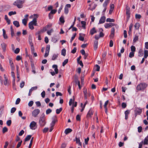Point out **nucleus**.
<instances>
[{"label": "nucleus", "instance_id": "bb28decb", "mask_svg": "<svg viewBox=\"0 0 148 148\" xmlns=\"http://www.w3.org/2000/svg\"><path fill=\"white\" fill-rule=\"evenodd\" d=\"M148 56V51L147 50H145L144 51V58H146Z\"/></svg>", "mask_w": 148, "mask_h": 148}, {"label": "nucleus", "instance_id": "09e8293b", "mask_svg": "<svg viewBox=\"0 0 148 148\" xmlns=\"http://www.w3.org/2000/svg\"><path fill=\"white\" fill-rule=\"evenodd\" d=\"M52 112V110L50 109H47L46 111V114H48L51 113Z\"/></svg>", "mask_w": 148, "mask_h": 148}, {"label": "nucleus", "instance_id": "4468645a", "mask_svg": "<svg viewBox=\"0 0 148 148\" xmlns=\"http://www.w3.org/2000/svg\"><path fill=\"white\" fill-rule=\"evenodd\" d=\"M114 30L115 29L114 27H112L111 29V33L110 36L111 38H112L113 37L114 35Z\"/></svg>", "mask_w": 148, "mask_h": 148}, {"label": "nucleus", "instance_id": "603ef678", "mask_svg": "<svg viewBox=\"0 0 148 148\" xmlns=\"http://www.w3.org/2000/svg\"><path fill=\"white\" fill-rule=\"evenodd\" d=\"M47 30V28L46 27H44L40 31H38V32H40V33H41L42 32H45Z\"/></svg>", "mask_w": 148, "mask_h": 148}, {"label": "nucleus", "instance_id": "9b49d317", "mask_svg": "<svg viewBox=\"0 0 148 148\" xmlns=\"http://www.w3.org/2000/svg\"><path fill=\"white\" fill-rule=\"evenodd\" d=\"M11 75L13 79V86H14L15 82V74L14 72H13V71H12L11 72Z\"/></svg>", "mask_w": 148, "mask_h": 148}, {"label": "nucleus", "instance_id": "a211bd4d", "mask_svg": "<svg viewBox=\"0 0 148 148\" xmlns=\"http://www.w3.org/2000/svg\"><path fill=\"white\" fill-rule=\"evenodd\" d=\"M1 47L4 51H5L6 50V45L4 43H3L1 45Z\"/></svg>", "mask_w": 148, "mask_h": 148}, {"label": "nucleus", "instance_id": "c03bdc74", "mask_svg": "<svg viewBox=\"0 0 148 148\" xmlns=\"http://www.w3.org/2000/svg\"><path fill=\"white\" fill-rule=\"evenodd\" d=\"M133 26V24L132 23H131L130 24L129 27V33H130L131 32L132 30V28Z\"/></svg>", "mask_w": 148, "mask_h": 148}, {"label": "nucleus", "instance_id": "774afa93", "mask_svg": "<svg viewBox=\"0 0 148 148\" xmlns=\"http://www.w3.org/2000/svg\"><path fill=\"white\" fill-rule=\"evenodd\" d=\"M143 144V141H142L139 143L138 148H141L142 147Z\"/></svg>", "mask_w": 148, "mask_h": 148}, {"label": "nucleus", "instance_id": "473e14b6", "mask_svg": "<svg viewBox=\"0 0 148 148\" xmlns=\"http://www.w3.org/2000/svg\"><path fill=\"white\" fill-rule=\"evenodd\" d=\"M114 19L110 18H107L106 20V21L107 22H114Z\"/></svg>", "mask_w": 148, "mask_h": 148}, {"label": "nucleus", "instance_id": "ea45409f", "mask_svg": "<svg viewBox=\"0 0 148 148\" xmlns=\"http://www.w3.org/2000/svg\"><path fill=\"white\" fill-rule=\"evenodd\" d=\"M68 62V59H65L62 63V66H64Z\"/></svg>", "mask_w": 148, "mask_h": 148}, {"label": "nucleus", "instance_id": "dca6fc26", "mask_svg": "<svg viewBox=\"0 0 148 148\" xmlns=\"http://www.w3.org/2000/svg\"><path fill=\"white\" fill-rule=\"evenodd\" d=\"M75 83L76 84L77 83V82H78V85L79 86V89H81V87L80 85V83L79 81L78 80L77 78V77L75 78Z\"/></svg>", "mask_w": 148, "mask_h": 148}, {"label": "nucleus", "instance_id": "f8f14e48", "mask_svg": "<svg viewBox=\"0 0 148 148\" xmlns=\"http://www.w3.org/2000/svg\"><path fill=\"white\" fill-rule=\"evenodd\" d=\"M58 53H54L53 54L52 56L51 59L53 60H55L58 57Z\"/></svg>", "mask_w": 148, "mask_h": 148}, {"label": "nucleus", "instance_id": "6e6552de", "mask_svg": "<svg viewBox=\"0 0 148 148\" xmlns=\"http://www.w3.org/2000/svg\"><path fill=\"white\" fill-rule=\"evenodd\" d=\"M114 25L113 23H106L105 24L104 26L106 28H108Z\"/></svg>", "mask_w": 148, "mask_h": 148}, {"label": "nucleus", "instance_id": "a878e982", "mask_svg": "<svg viewBox=\"0 0 148 148\" xmlns=\"http://www.w3.org/2000/svg\"><path fill=\"white\" fill-rule=\"evenodd\" d=\"M57 121V120L54 119L53 120L51 123L50 124V126L53 127L54 126L56 122Z\"/></svg>", "mask_w": 148, "mask_h": 148}, {"label": "nucleus", "instance_id": "69168bd1", "mask_svg": "<svg viewBox=\"0 0 148 148\" xmlns=\"http://www.w3.org/2000/svg\"><path fill=\"white\" fill-rule=\"evenodd\" d=\"M69 12V9L68 8L65 7L64 8V13L65 14H67Z\"/></svg>", "mask_w": 148, "mask_h": 148}, {"label": "nucleus", "instance_id": "f03ea898", "mask_svg": "<svg viewBox=\"0 0 148 148\" xmlns=\"http://www.w3.org/2000/svg\"><path fill=\"white\" fill-rule=\"evenodd\" d=\"M39 123L40 126L43 127L45 125V115L44 113L42 114L40 116Z\"/></svg>", "mask_w": 148, "mask_h": 148}, {"label": "nucleus", "instance_id": "4c0bfd02", "mask_svg": "<svg viewBox=\"0 0 148 148\" xmlns=\"http://www.w3.org/2000/svg\"><path fill=\"white\" fill-rule=\"evenodd\" d=\"M59 20H60V21L63 23L64 22V17L62 16H61L60 18V19H59Z\"/></svg>", "mask_w": 148, "mask_h": 148}, {"label": "nucleus", "instance_id": "8fccbe9b", "mask_svg": "<svg viewBox=\"0 0 148 148\" xmlns=\"http://www.w3.org/2000/svg\"><path fill=\"white\" fill-rule=\"evenodd\" d=\"M8 130V128L6 127H4L3 128L2 132L3 133H5V132H7Z\"/></svg>", "mask_w": 148, "mask_h": 148}, {"label": "nucleus", "instance_id": "338daca9", "mask_svg": "<svg viewBox=\"0 0 148 148\" xmlns=\"http://www.w3.org/2000/svg\"><path fill=\"white\" fill-rule=\"evenodd\" d=\"M25 82H22L20 84V87L21 88H22L25 85Z\"/></svg>", "mask_w": 148, "mask_h": 148}, {"label": "nucleus", "instance_id": "7c9ffc66", "mask_svg": "<svg viewBox=\"0 0 148 148\" xmlns=\"http://www.w3.org/2000/svg\"><path fill=\"white\" fill-rule=\"evenodd\" d=\"M13 24L16 27H18V22L17 21H14L13 22Z\"/></svg>", "mask_w": 148, "mask_h": 148}, {"label": "nucleus", "instance_id": "6ab92c4d", "mask_svg": "<svg viewBox=\"0 0 148 148\" xmlns=\"http://www.w3.org/2000/svg\"><path fill=\"white\" fill-rule=\"evenodd\" d=\"M2 30L3 32V36L4 38L5 39H7L8 38V36L5 34V30L4 29H3Z\"/></svg>", "mask_w": 148, "mask_h": 148}, {"label": "nucleus", "instance_id": "f257e3e1", "mask_svg": "<svg viewBox=\"0 0 148 148\" xmlns=\"http://www.w3.org/2000/svg\"><path fill=\"white\" fill-rule=\"evenodd\" d=\"M36 17L34 18L33 20L30 22L29 23V28L31 29H34V27L33 25L37 26V18L38 17V15H34Z\"/></svg>", "mask_w": 148, "mask_h": 148}, {"label": "nucleus", "instance_id": "7ed1b4c3", "mask_svg": "<svg viewBox=\"0 0 148 148\" xmlns=\"http://www.w3.org/2000/svg\"><path fill=\"white\" fill-rule=\"evenodd\" d=\"M147 86V84L145 83H141L138 85L136 87L137 90H143Z\"/></svg>", "mask_w": 148, "mask_h": 148}, {"label": "nucleus", "instance_id": "aec40b11", "mask_svg": "<svg viewBox=\"0 0 148 148\" xmlns=\"http://www.w3.org/2000/svg\"><path fill=\"white\" fill-rule=\"evenodd\" d=\"M75 140L76 141V143L77 144H78L80 146H82V143L80 142V140L79 139V138H77L76 137L75 138Z\"/></svg>", "mask_w": 148, "mask_h": 148}, {"label": "nucleus", "instance_id": "bf43d9fd", "mask_svg": "<svg viewBox=\"0 0 148 148\" xmlns=\"http://www.w3.org/2000/svg\"><path fill=\"white\" fill-rule=\"evenodd\" d=\"M33 137H32L30 140V143L29 146L28 147L29 148H31V146L32 144V142H33Z\"/></svg>", "mask_w": 148, "mask_h": 148}, {"label": "nucleus", "instance_id": "0eeeda50", "mask_svg": "<svg viewBox=\"0 0 148 148\" xmlns=\"http://www.w3.org/2000/svg\"><path fill=\"white\" fill-rule=\"evenodd\" d=\"M25 0H19V8H22Z\"/></svg>", "mask_w": 148, "mask_h": 148}, {"label": "nucleus", "instance_id": "49530a36", "mask_svg": "<svg viewBox=\"0 0 148 148\" xmlns=\"http://www.w3.org/2000/svg\"><path fill=\"white\" fill-rule=\"evenodd\" d=\"M13 5H16L18 8V0H16L13 3Z\"/></svg>", "mask_w": 148, "mask_h": 148}, {"label": "nucleus", "instance_id": "5701e85b", "mask_svg": "<svg viewBox=\"0 0 148 148\" xmlns=\"http://www.w3.org/2000/svg\"><path fill=\"white\" fill-rule=\"evenodd\" d=\"M140 26V24L138 23H136L134 25V27L136 29H138Z\"/></svg>", "mask_w": 148, "mask_h": 148}, {"label": "nucleus", "instance_id": "39448f33", "mask_svg": "<svg viewBox=\"0 0 148 148\" xmlns=\"http://www.w3.org/2000/svg\"><path fill=\"white\" fill-rule=\"evenodd\" d=\"M40 110L38 109H36L34 110L32 112V116L34 117L37 116L38 114L40 112Z\"/></svg>", "mask_w": 148, "mask_h": 148}, {"label": "nucleus", "instance_id": "2eb2a0df", "mask_svg": "<svg viewBox=\"0 0 148 148\" xmlns=\"http://www.w3.org/2000/svg\"><path fill=\"white\" fill-rule=\"evenodd\" d=\"M72 131V130L70 128H67L64 131V133L66 134H67L71 132Z\"/></svg>", "mask_w": 148, "mask_h": 148}, {"label": "nucleus", "instance_id": "b1692460", "mask_svg": "<svg viewBox=\"0 0 148 148\" xmlns=\"http://www.w3.org/2000/svg\"><path fill=\"white\" fill-rule=\"evenodd\" d=\"M93 114L92 112L91 109H90L87 115V116L90 117Z\"/></svg>", "mask_w": 148, "mask_h": 148}, {"label": "nucleus", "instance_id": "2f4dec72", "mask_svg": "<svg viewBox=\"0 0 148 148\" xmlns=\"http://www.w3.org/2000/svg\"><path fill=\"white\" fill-rule=\"evenodd\" d=\"M32 137V135H28L27 136L25 139V141H27L29 140Z\"/></svg>", "mask_w": 148, "mask_h": 148}, {"label": "nucleus", "instance_id": "c9c22d12", "mask_svg": "<svg viewBox=\"0 0 148 148\" xmlns=\"http://www.w3.org/2000/svg\"><path fill=\"white\" fill-rule=\"evenodd\" d=\"M10 29L11 32V35L12 37L14 35V31L13 29L12 26L10 27Z\"/></svg>", "mask_w": 148, "mask_h": 148}, {"label": "nucleus", "instance_id": "20e7f679", "mask_svg": "<svg viewBox=\"0 0 148 148\" xmlns=\"http://www.w3.org/2000/svg\"><path fill=\"white\" fill-rule=\"evenodd\" d=\"M36 122L33 121L30 124V127L32 130H34L36 127Z\"/></svg>", "mask_w": 148, "mask_h": 148}, {"label": "nucleus", "instance_id": "423d86ee", "mask_svg": "<svg viewBox=\"0 0 148 148\" xmlns=\"http://www.w3.org/2000/svg\"><path fill=\"white\" fill-rule=\"evenodd\" d=\"M142 112V110L141 109L139 108H137L135 110V116H136L137 115H140Z\"/></svg>", "mask_w": 148, "mask_h": 148}, {"label": "nucleus", "instance_id": "e433bc0d", "mask_svg": "<svg viewBox=\"0 0 148 148\" xmlns=\"http://www.w3.org/2000/svg\"><path fill=\"white\" fill-rule=\"evenodd\" d=\"M126 14L127 16L128 19H129L130 16V10L126 11Z\"/></svg>", "mask_w": 148, "mask_h": 148}, {"label": "nucleus", "instance_id": "37998d69", "mask_svg": "<svg viewBox=\"0 0 148 148\" xmlns=\"http://www.w3.org/2000/svg\"><path fill=\"white\" fill-rule=\"evenodd\" d=\"M81 23L82 25V27L84 28H85V25L86 24V23L84 21H82L81 22Z\"/></svg>", "mask_w": 148, "mask_h": 148}, {"label": "nucleus", "instance_id": "9d476101", "mask_svg": "<svg viewBox=\"0 0 148 148\" xmlns=\"http://www.w3.org/2000/svg\"><path fill=\"white\" fill-rule=\"evenodd\" d=\"M98 42L97 40L94 41V49L95 50H96L98 48Z\"/></svg>", "mask_w": 148, "mask_h": 148}, {"label": "nucleus", "instance_id": "1a4fd4ad", "mask_svg": "<svg viewBox=\"0 0 148 148\" xmlns=\"http://www.w3.org/2000/svg\"><path fill=\"white\" fill-rule=\"evenodd\" d=\"M106 17L105 16H102L100 18L99 24H102L104 23L105 21Z\"/></svg>", "mask_w": 148, "mask_h": 148}, {"label": "nucleus", "instance_id": "680f3d73", "mask_svg": "<svg viewBox=\"0 0 148 148\" xmlns=\"http://www.w3.org/2000/svg\"><path fill=\"white\" fill-rule=\"evenodd\" d=\"M16 109L15 108H12L11 110V113H14L16 110Z\"/></svg>", "mask_w": 148, "mask_h": 148}, {"label": "nucleus", "instance_id": "de8ad7c7", "mask_svg": "<svg viewBox=\"0 0 148 148\" xmlns=\"http://www.w3.org/2000/svg\"><path fill=\"white\" fill-rule=\"evenodd\" d=\"M37 88V87L36 86L32 87L30 90V92H32L34 90H36Z\"/></svg>", "mask_w": 148, "mask_h": 148}, {"label": "nucleus", "instance_id": "c756f323", "mask_svg": "<svg viewBox=\"0 0 148 148\" xmlns=\"http://www.w3.org/2000/svg\"><path fill=\"white\" fill-rule=\"evenodd\" d=\"M131 52H133L134 53L136 51V48L135 46H132L131 47Z\"/></svg>", "mask_w": 148, "mask_h": 148}, {"label": "nucleus", "instance_id": "ddd939ff", "mask_svg": "<svg viewBox=\"0 0 148 148\" xmlns=\"http://www.w3.org/2000/svg\"><path fill=\"white\" fill-rule=\"evenodd\" d=\"M52 67L54 69V71L56 74L58 73V66L54 64L53 65Z\"/></svg>", "mask_w": 148, "mask_h": 148}, {"label": "nucleus", "instance_id": "4d7b16f0", "mask_svg": "<svg viewBox=\"0 0 148 148\" xmlns=\"http://www.w3.org/2000/svg\"><path fill=\"white\" fill-rule=\"evenodd\" d=\"M6 124L8 126H10L11 124V121L10 120L7 121L6 122Z\"/></svg>", "mask_w": 148, "mask_h": 148}, {"label": "nucleus", "instance_id": "f3484780", "mask_svg": "<svg viewBox=\"0 0 148 148\" xmlns=\"http://www.w3.org/2000/svg\"><path fill=\"white\" fill-rule=\"evenodd\" d=\"M96 32H97L95 30V27H93L90 31V33L91 35H92L94 33H96Z\"/></svg>", "mask_w": 148, "mask_h": 148}, {"label": "nucleus", "instance_id": "72a5a7b5", "mask_svg": "<svg viewBox=\"0 0 148 148\" xmlns=\"http://www.w3.org/2000/svg\"><path fill=\"white\" fill-rule=\"evenodd\" d=\"M62 108H60L59 109H57L56 110V113L58 114L62 110Z\"/></svg>", "mask_w": 148, "mask_h": 148}, {"label": "nucleus", "instance_id": "e2e57ef3", "mask_svg": "<svg viewBox=\"0 0 148 148\" xmlns=\"http://www.w3.org/2000/svg\"><path fill=\"white\" fill-rule=\"evenodd\" d=\"M45 91H43L41 93V96L43 98L45 97Z\"/></svg>", "mask_w": 148, "mask_h": 148}, {"label": "nucleus", "instance_id": "5fc2aeb1", "mask_svg": "<svg viewBox=\"0 0 148 148\" xmlns=\"http://www.w3.org/2000/svg\"><path fill=\"white\" fill-rule=\"evenodd\" d=\"M58 40V39H57L54 38H52L51 39L52 41L54 43H56Z\"/></svg>", "mask_w": 148, "mask_h": 148}, {"label": "nucleus", "instance_id": "f704fd0d", "mask_svg": "<svg viewBox=\"0 0 148 148\" xmlns=\"http://www.w3.org/2000/svg\"><path fill=\"white\" fill-rule=\"evenodd\" d=\"M138 36L135 35L133 40V42H135L138 40Z\"/></svg>", "mask_w": 148, "mask_h": 148}, {"label": "nucleus", "instance_id": "393cba45", "mask_svg": "<svg viewBox=\"0 0 148 148\" xmlns=\"http://www.w3.org/2000/svg\"><path fill=\"white\" fill-rule=\"evenodd\" d=\"M103 30L102 28H100L99 29V31L100 32L99 33V37H103L104 36V34L102 32Z\"/></svg>", "mask_w": 148, "mask_h": 148}, {"label": "nucleus", "instance_id": "13d9d810", "mask_svg": "<svg viewBox=\"0 0 148 148\" xmlns=\"http://www.w3.org/2000/svg\"><path fill=\"white\" fill-rule=\"evenodd\" d=\"M74 99H70L69 102V105L70 106H71V104L72 103H74Z\"/></svg>", "mask_w": 148, "mask_h": 148}, {"label": "nucleus", "instance_id": "4be33fe9", "mask_svg": "<svg viewBox=\"0 0 148 148\" xmlns=\"http://www.w3.org/2000/svg\"><path fill=\"white\" fill-rule=\"evenodd\" d=\"M27 20V18H24L23 19L22 23L24 25H26Z\"/></svg>", "mask_w": 148, "mask_h": 148}, {"label": "nucleus", "instance_id": "0e129e2a", "mask_svg": "<svg viewBox=\"0 0 148 148\" xmlns=\"http://www.w3.org/2000/svg\"><path fill=\"white\" fill-rule=\"evenodd\" d=\"M8 82V79H5L4 81V84L5 85H7Z\"/></svg>", "mask_w": 148, "mask_h": 148}, {"label": "nucleus", "instance_id": "c85d7f7f", "mask_svg": "<svg viewBox=\"0 0 148 148\" xmlns=\"http://www.w3.org/2000/svg\"><path fill=\"white\" fill-rule=\"evenodd\" d=\"M66 50L65 49H63L61 51V55L64 56H65L66 55Z\"/></svg>", "mask_w": 148, "mask_h": 148}, {"label": "nucleus", "instance_id": "6e6d98bb", "mask_svg": "<svg viewBox=\"0 0 148 148\" xmlns=\"http://www.w3.org/2000/svg\"><path fill=\"white\" fill-rule=\"evenodd\" d=\"M50 49V45H48L46 47V51H49Z\"/></svg>", "mask_w": 148, "mask_h": 148}, {"label": "nucleus", "instance_id": "412c9836", "mask_svg": "<svg viewBox=\"0 0 148 148\" xmlns=\"http://www.w3.org/2000/svg\"><path fill=\"white\" fill-rule=\"evenodd\" d=\"M83 92L84 94V98L85 99L87 98V92L86 89H84L83 91Z\"/></svg>", "mask_w": 148, "mask_h": 148}, {"label": "nucleus", "instance_id": "58836bf2", "mask_svg": "<svg viewBox=\"0 0 148 148\" xmlns=\"http://www.w3.org/2000/svg\"><path fill=\"white\" fill-rule=\"evenodd\" d=\"M135 17L136 19H140L141 18V16L140 14H136Z\"/></svg>", "mask_w": 148, "mask_h": 148}, {"label": "nucleus", "instance_id": "a18cd8bd", "mask_svg": "<svg viewBox=\"0 0 148 148\" xmlns=\"http://www.w3.org/2000/svg\"><path fill=\"white\" fill-rule=\"evenodd\" d=\"M148 140L145 138L144 140L143 144L144 145H148Z\"/></svg>", "mask_w": 148, "mask_h": 148}, {"label": "nucleus", "instance_id": "a19ab883", "mask_svg": "<svg viewBox=\"0 0 148 148\" xmlns=\"http://www.w3.org/2000/svg\"><path fill=\"white\" fill-rule=\"evenodd\" d=\"M16 14V12L15 11L13 12V11H11L10 12H9L8 13V14L9 16H11V15H12L15 14Z\"/></svg>", "mask_w": 148, "mask_h": 148}, {"label": "nucleus", "instance_id": "3c124183", "mask_svg": "<svg viewBox=\"0 0 148 148\" xmlns=\"http://www.w3.org/2000/svg\"><path fill=\"white\" fill-rule=\"evenodd\" d=\"M57 11V10H51L49 13L51 14H55Z\"/></svg>", "mask_w": 148, "mask_h": 148}, {"label": "nucleus", "instance_id": "79ce46f5", "mask_svg": "<svg viewBox=\"0 0 148 148\" xmlns=\"http://www.w3.org/2000/svg\"><path fill=\"white\" fill-rule=\"evenodd\" d=\"M134 53L131 52L129 55V57L130 58H132L134 56Z\"/></svg>", "mask_w": 148, "mask_h": 148}, {"label": "nucleus", "instance_id": "052dcab7", "mask_svg": "<svg viewBox=\"0 0 148 148\" xmlns=\"http://www.w3.org/2000/svg\"><path fill=\"white\" fill-rule=\"evenodd\" d=\"M33 103H34V102L33 101H30L28 104V105L29 106V107H31L32 105H33Z\"/></svg>", "mask_w": 148, "mask_h": 148}, {"label": "nucleus", "instance_id": "864d4df0", "mask_svg": "<svg viewBox=\"0 0 148 148\" xmlns=\"http://www.w3.org/2000/svg\"><path fill=\"white\" fill-rule=\"evenodd\" d=\"M76 34L75 33V34H73V35L72 37L71 38V39L70 40V42L72 43L73 40V39H74L75 36L76 35Z\"/></svg>", "mask_w": 148, "mask_h": 148}, {"label": "nucleus", "instance_id": "cd10ccee", "mask_svg": "<svg viewBox=\"0 0 148 148\" xmlns=\"http://www.w3.org/2000/svg\"><path fill=\"white\" fill-rule=\"evenodd\" d=\"M40 34L41 33H40V32H38V31L36 33V35L38 37V40H40L41 39L40 35Z\"/></svg>", "mask_w": 148, "mask_h": 148}]
</instances>
